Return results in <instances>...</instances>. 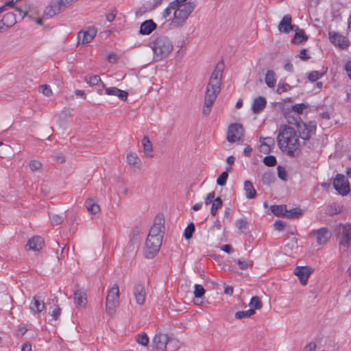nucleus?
<instances>
[{
	"label": "nucleus",
	"instance_id": "f257e3e1",
	"mask_svg": "<svg viewBox=\"0 0 351 351\" xmlns=\"http://www.w3.org/2000/svg\"><path fill=\"white\" fill-rule=\"evenodd\" d=\"M223 67L224 65L223 62L217 63L206 86L204 106L202 109V113L205 116L209 114L211 107L213 105L218 94L220 93Z\"/></svg>",
	"mask_w": 351,
	"mask_h": 351
},
{
	"label": "nucleus",
	"instance_id": "f03ea898",
	"mask_svg": "<svg viewBox=\"0 0 351 351\" xmlns=\"http://www.w3.org/2000/svg\"><path fill=\"white\" fill-rule=\"evenodd\" d=\"M277 143L280 150L290 156H293L295 152L300 150V145L296 131L289 125L280 128Z\"/></svg>",
	"mask_w": 351,
	"mask_h": 351
},
{
	"label": "nucleus",
	"instance_id": "7ed1b4c3",
	"mask_svg": "<svg viewBox=\"0 0 351 351\" xmlns=\"http://www.w3.org/2000/svg\"><path fill=\"white\" fill-rule=\"evenodd\" d=\"M187 0H174L171 7L174 9L172 23L177 27L182 26L193 11L195 4Z\"/></svg>",
	"mask_w": 351,
	"mask_h": 351
},
{
	"label": "nucleus",
	"instance_id": "20e7f679",
	"mask_svg": "<svg viewBox=\"0 0 351 351\" xmlns=\"http://www.w3.org/2000/svg\"><path fill=\"white\" fill-rule=\"evenodd\" d=\"M152 347L158 351H176L180 347V341L166 333L157 330L152 341Z\"/></svg>",
	"mask_w": 351,
	"mask_h": 351
},
{
	"label": "nucleus",
	"instance_id": "39448f33",
	"mask_svg": "<svg viewBox=\"0 0 351 351\" xmlns=\"http://www.w3.org/2000/svg\"><path fill=\"white\" fill-rule=\"evenodd\" d=\"M156 56L162 59L167 57L173 49V45L167 36H160L150 43Z\"/></svg>",
	"mask_w": 351,
	"mask_h": 351
},
{
	"label": "nucleus",
	"instance_id": "423d86ee",
	"mask_svg": "<svg viewBox=\"0 0 351 351\" xmlns=\"http://www.w3.org/2000/svg\"><path fill=\"white\" fill-rule=\"evenodd\" d=\"M120 292L118 285L114 284L109 289L106 299V311L110 315H114L119 305Z\"/></svg>",
	"mask_w": 351,
	"mask_h": 351
},
{
	"label": "nucleus",
	"instance_id": "0eeeda50",
	"mask_svg": "<svg viewBox=\"0 0 351 351\" xmlns=\"http://www.w3.org/2000/svg\"><path fill=\"white\" fill-rule=\"evenodd\" d=\"M336 230L339 246L348 248L351 245V223H341Z\"/></svg>",
	"mask_w": 351,
	"mask_h": 351
},
{
	"label": "nucleus",
	"instance_id": "6e6552de",
	"mask_svg": "<svg viewBox=\"0 0 351 351\" xmlns=\"http://www.w3.org/2000/svg\"><path fill=\"white\" fill-rule=\"evenodd\" d=\"M162 239L160 237H147L145 241L144 255L147 258H154L159 252Z\"/></svg>",
	"mask_w": 351,
	"mask_h": 351
},
{
	"label": "nucleus",
	"instance_id": "1a4fd4ad",
	"mask_svg": "<svg viewBox=\"0 0 351 351\" xmlns=\"http://www.w3.org/2000/svg\"><path fill=\"white\" fill-rule=\"evenodd\" d=\"M244 128L240 123H231L228 128L227 141L229 143H236L243 141Z\"/></svg>",
	"mask_w": 351,
	"mask_h": 351
},
{
	"label": "nucleus",
	"instance_id": "9d476101",
	"mask_svg": "<svg viewBox=\"0 0 351 351\" xmlns=\"http://www.w3.org/2000/svg\"><path fill=\"white\" fill-rule=\"evenodd\" d=\"M335 189L341 195H347L350 192V183L347 178L341 174H337L333 180Z\"/></svg>",
	"mask_w": 351,
	"mask_h": 351
},
{
	"label": "nucleus",
	"instance_id": "9b49d317",
	"mask_svg": "<svg viewBox=\"0 0 351 351\" xmlns=\"http://www.w3.org/2000/svg\"><path fill=\"white\" fill-rule=\"evenodd\" d=\"M328 38L330 41L340 49H345L350 45V40L343 35L334 31L329 32Z\"/></svg>",
	"mask_w": 351,
	"mask_h": 351
},
{
	"label": "nucleus",
	"instance_id": "f8f14e48",
	"mask_svg": "<svg viewBox=\"0 0 351 351\" xmlns=\"http://www.w3.org/2000/svg\"><path fill=\"white\" fill-rule=\"evenodd\" d=\"M66 8L62 0H51L45 12L47 16L52 17L63 12Z\"/></svg>",
	"mask_w": 351,
	"mask_h": 351
},
{
	"label": "nucleus",
	"instance_id": "ddd939ff",
	"mask_svg": "<svg viewBox=\"0 0 351 351\" xmlns=\"http://www.w3.org/2000/svg\"><path fill=\"white\" fill-rule=\"evenodd\" d=\"M298 130L301 138L308 140L312 135L315 134L316 126L313 124H306L304 122H301L300 124H298Z\"/></svg>",
	"mask_w": 351,
	"mask_h": 351
},
{
	"label": "nucleus",
	"instance_id": "4468645a",
	"mask_svg": "<svg viewBox=\"0 0 351 351\" xmlns=\"http://www.w3.org/2000/svg\"><path fill=\"white\" fill-rule=\"evenodd\" d=\"M97 29L95 27H89L85 30H82L77 34L78 42L82 44L89 43L96 36Z\"/></svg>",
	"mask_w": 351,
	"mask_h": 351
},
{
	"label": "nucleus",
	"instance_id": "2eb2a0df",
	"mask_svg": "<svg viewBox=\"0 0 351 351\" xmlns=\"http://www.w3.org/2000/svg\"><path fill=\"white\" fill-rule=\"evenodd\" d=\"M310 234L316 237L317 243L320 245L326 244L330 238V234L326 228L313 230Z\"/></svg>",
	"mask_w": 351,
	"mask_h": 351
},
{
	"label": "nucleus",
	"instance_id": "dca6fc26",
	"mask_svg": "<svg viewBox=\"0 0 351 351\" xmlns=\"http://www.w3.org/2000/svg\"><path fill=\"white\" fill-rule=\"evenodd\" d=\"M312 272L313 270L307 266H298L294 269V274L298 277L302 285H306L308 279Z\"/></svg>",
	"mask_w": 351,
	"mask_h": 351
},
{
	"label": "nucleus",
	"instance_id": "f3484780",
	"mask_svg": "<svg viewBox=\"0 0 351 351\" xmlns=\"http://www.w3.org/2000/svg\"><path fill=\"white\" fill-rule=\"evenodd\" d=\"M44 239L39 236H34L27 241L25 245L27 250L40 251L44 247Z\"/></svg>",
	"mask_w": 351,
	"mask_h": 351
},
{
	"label": "nucleus",
	"instance_id": "a211bd4d",
	"mask_svg": "<svg viewBox=\"0 0 351 351\" xmlns=\"http://www.w3.org/2000/svg\"><path fill=\"white\" fill-rule=\"evenodd\" d=\"M133 294L136 302L139 305H143L145 301L146 293L145 287L141 283H137L133 289Z\"/></svg>",
	"mask_w": 351,
	"mask_h": 351
},
{
	"label": "nucleus",
	"instance_id": "6ab92c4d",
	"mask_svg": "<svg viewBox=\"0 0 351 351\" xmlns=\"http://www.w3.org/2000/svg\"><path fill=\"white\" fill-rule=\"evenodd\" d=\"M45 307L44 300L38 295H34L29 304V309L33 314H39Z\"/></svg>",
	"mask_w": 351,
	"mask_h": 351
},
{
	"label": "nucleus",
	"instance_id": "aec40b11",
	"mask_svg": "<svg viewBox=\"0 0 351 351\" xmlns=\"http://www.w3.org/2000/svg\"><path fill=\"white\" fill-rule=\"evenodd\" d=\"M291 16L289 14L285 15L278 24V29L279 32L289 33L294 29L296 25L291 24Z\"/></svg>",
	"mask_w": 351,
	"mask_h": 351
},
{
	"label": "nucleus",
	"instance_id": "412c9836",
	"mask_svg": "<svg viewBox=\"0 0 351 351\" xmlns=\"http://www.w3.org/2000/svg\"><path fill=\"white\" fill-rule=\"evenodd\" d=\"M74 302L77 307H84L87 302L86 293L83 289H77L74 293Z\"/></svg>",
	"mask_w": 351,
	"mask_h": 351
},
{
	"label": "nucleus",
	"instance_id": "4be33fe9",
	"mask_svg": "<svg viewBox=\"0 0 351 351\" xmlns=\"http://www.w3.org/2000/svg\"><path fill=\"white\" fill-rule=\"evenodd\" d=\"M156 24L152 20H147L141 23L139 32L143 35H149L156 29Z\"/></svg>",
	"mask_w": 351,
	"mask_h": 351
},
{
	"label": "nucleus",
	"instance_id": "5701e85b",
	"mask_svg": "<svg viewBox=\"0 0 351 351\" xmlns=\"http://www.w3.org/2000/svg\"><path fill=\"white\" fill-rule=\"evenodd\" d=\"M267 101L263 97H256L252 105L253 113L259 114L266 106Z\"/></svg>",
	"mask_w": 351,
	"mask_h": 351
},
{
	"label": "nucleus",
	"instance_id": "b1692460",
	"mask_svg": "<svg viewBox=\"0 0 351 351\" xmlns=\"http://www.w3.org/2000/svg\"><path fill=\"white\" fill-rule=\"evenodd\" d=\"M293 30L295 32V33L294 37L291 40L292 43L302 44L308 40V37L305 34L304 29H300L298 26H295Z\"/></svg>",
	"mask_w": 351,
	"mask_h": 351
},
{
	"label": "nucleus",
	"instance_id": "393cba45",
	"mask_svg": "<svg viewBox=\"0 0 351 351\" xmlns=\"http://www.w3.org/2000/svg\"><path fill=\"white\" fill-rule=\"evenodd\" d=\"M16 23V14L13 12H8L3 15L0 21V25H3L6 29L12 27Z\"/></svg>",
	"mask_w": 351,
	"mask_h": 351
},
{
	"label": "nucleus",
	"instance_id": "a878e982",
	"mask_svg": "<svg viewBox=\"0 0 351 351\" xmlns=\"http://www.w3.org/2000/svg\"><path fill=\"white\" fill-rule=\"evenodd\" d=\"M105 91L107 95L117 96L122 101H125L128 95V92L120 90L117 87L106 88Z\"/></svg>",
	"mask_w": 351,
	"mask_h": 351
},
{
	"label": "nucleus",
	"instance_id": "bb28decb",
	"mask_svg": "<svg viewBox=\"0 0 351 351\" xmlns=\"http://www.w3.org/2000/svg\"><path fill=\"white\" fill-rule=\"evenodd\" d=\"M127 162L134 169H140L142 165L141 159L137 154L134 152H130L127 154Z\"/></svg>",
	"mask_w": 351,
	"mask_h": 351
},
{
	"label": "nucleus",
	"instance_id": "cd10ccee",
	"mask_svg": "<svg viewBox=\"0 0 351 351\" xmlns=\"http://www.w3.org/2000/svg\"><path fill=\"white\" fill-rule=\"evenodd\" d=\"M142 145L143 147V152L146 157L152 158L153 154V147L152 144L147 136H144L142 139Z\"/></svg>",
	"mask_w": 351,
	"mask_h": 351
},
{
	"label": "nucleus",
	"instance_id": "c85d7f7f",
	"mask_svg": "<svg viewBox=\"0 0 351 351\" xmlns=\"http://www.w3.org/2000/svg\"><path fill=\"white\" fill-rule=\"evenodd\" d=\"M244 191L247 199H254L256 197V191L252 183L249 180H246L244 182Z\"/></svg>",
	"mask_w": 351,
	"mask_h": 351
},
{
	"label": "nucleus",
	"instance_id": "c756f323",
	"mask_svg": "<svg viewBox=\"0 0 351 351\" xmlns=\"http://www.w3.org/2000/svg\"><path fill=\"white\" fill-rule=\"evenodd\" d=\"M85 206L90 214H97L100 211L99 206L91 198H88L85 202Z\"/></svg>",
	"mask_w": 351,
	"mask_h": 351
},
{
	"label": "nucleus",
	"instance_id": "7c9ffc66",
	"mask_svg": "<svg viewBox=\"0 0 351 351\" xmlns=\"http://www.w3.org/2000/svg\"><path fill=\"white\" fill-rule=\"evenodd\" d=\"M260 141L261 143L260 146V151L265 154L269 153L270 152L269 143L274 144V138L271 137L261 138Z\"/></svg>",
	"mask_w": 351,
	"mask_h": 351
},
{
	"label": "nucleus",
	"instance_id": "2f4dec72",
	"mask_svg": "<svg viewBox=\"0 0 351 351\" xmlns=\"http://www.w3.org/2000/svg\"><path fill=\"white\" fill-rule=\"evenodd\" d=\"M275 180V173L270 170L265 171L261 176L263 183L266 185L273 183Z\"/></svg>",
	"mask_w": 351,
	"mask_h": 351
},
{
	"label": "nucleus",
	"instance_id": "473e14b6",
	"mask_svg": "<svg viewBox=\"0 0 351 351\" xmlns=\"http://www.w3.org/2000/svg\"><path fill=\"white\" fill-rule=\"evenodd\" d=\"M270 210L274 215L276 216H280L285 217L287 212L286 205H272L270 207Z\"/></svg>",
	"mask_w": 351,
	"mask_h": 351
},
{
	"label": "nucleus",
	"instance_id": "72a5a7b5",
	"mask_svg": "<svg viewBox=\"0 0 351 351\" xmlns=\"http://www.w3.org/2000/svg\"><path fill=\"white\" fill-rule=\"evenodd\" d=\"M265 83L269 88H273L275 86L276 80L275 78V73L272 70H269L267 71L265 74Z\"/></svg>",
	"mask_w": 351,
	"mask_h": 351
},
{
	"label": "nucleus",
	"instance_id": "f704fd0d",
	"mask_svg": "<svg viewBox=\"0 0 351 351\" xmlns=\"http://www.w3.org/2000/svg\"><path fill=\"white\" fill-rule=\"evenodd\" d=\"M302 215V211L300 208H295L291 210L287 208L285 217L288 219H298Z\"/></svg>",
	"mask_w": 351,
	"mask_h": 351
},
{
	"label": "nucleus",
	"instance_id": "c9c22d12",
	"mask_svg": "<svg viewBox=\"0 0 351 351\" xmlns=\"http://www.w3.org/2000/svg\"><path fill=\"white\" fill-rule=\"evenodd\" d=\"M136 341L141 346H147L149 342L148 335L145 332H141L135 337Z\"/></svg>",
	"mask_w": 351,
	"mask_h": 351
},
{
	"label": "nucleus",
	"instance_id": "e433bc0d",
	"mask_svg": "<svg viewBox=\"0 0 351 351\" xmlns=\"http://www.w3.org/2000/svg\"><path fill=\"white\" fill-rule=\"evenodd\" d=\"M222 205H223V202H222L221 199L219 197L215 198L212 204V207L210 209V214L213 216H215L218 209L221 208L222 207Z\"/></svg>",
	"mask_w": 351,
	"mask_h": 351
},
{
	"label": "nucleus",
	"instance_id": "4c0bfd02",
	"mask_svg": "<svg viewBox=\"0 0 351 351\" xmlns=\"http://www.w3.org/2000/svg\"><path fill=\"white\" fill-rule=\"evenodd\" d=\"M232 169L231 167H228L226 168V170L223 171L217 178V183L219 186H224L226 183L227 179L228 178V172Z\"/></svg>",
	"mask_w": 351,
	"mask_h": 351
},
{
	"label": "nucleus",
	"instance_id": "58836bf2",
	"mask_svg": "<svg viewBox=\"0 0 351 351\" xmlns=\"http://www.w3.org/2000/svg\"><path fill=\"white\" fill-rule=\"evenodd\" d=\"M255 313L254 309L250 308L247 311H238L235 313V318L241 319L244 318H247L250 317L251 315H254Z\"/></svg>",
	"mask_w": 351,
	"mask_h": 351
},
{
	"label": "nucleus",
	"instance_id": "ea45409f",
	"mask_svg": "<svg viewBox=\"0 0 351 351\" xmlns=\"http://www.w3.org/2000/svg\"><path fill=\"white\" fill-rule=\"evenodd\" d=\"M158 237L160 239H162L163 234L162 232V228L156 227V226H152L148 234L147 237Z\"/></svg>",
	"mask_w": 351,
	"mask_h": 351
},
{
	"label": "nucleus",
	"instance_id": "a19ab883",
	"mask_svg": "<svg viewBox=\"0 0 351 351\" xmlns=\"http://www.w3.org/2000/svg\"><path fill=\"white\" fill-rule=\"evenodd\" d=\"M85 81L90 86H96L99 83H102L99 76L97 75L86 76Z\"/></svg>",
	"mask_w": 351,
	"mask_h": 351
},
{
	"label": "nucleus",
	"instance_id": "79ce46f5",
	"mask_svg": "<svg viewBox=\"0 0 351 351\" xmlns=\"http://www.w3.org/2000/svg\"><path fill=\"white\" fill-rule=\"evenodd\" d=\"M250 306L253 308L252 309H260L262 308L263 304L258 296H254L251 298Z\"/></svg>",
	"mask_w": 351,
	"mask_h": 351
},
{
	"label": "nucleus",
	"instance_id": "37998d69",
	"mask_svg": "<svg viewBox=\"0 0 351 351\" xmlns=\"http://www.w3.org/2000/svg\"><path fill=\"white\" fill-rule=\"evenodd\" d=\"M324 73H320L317 71H313L308 73V79L311 82H315L316 80L320 79L322 76H324Z\"/></svg>",
	"mask_w": 351,
	"mask_h": 351
},
{
	"label": "nucleus",
	"instance_id": "c03bdc74",
	"mask_svg": "<svg viewBox=\"0 0 351 351\" xmlns=\"http://www.w3.org/2000/svg\"><path fill=\"white\" fill-rule=\"evenodd\" d=\"M195 232V226L193 223H190L188 226L185 228L184 236L185 239H189L192 237L193 232Z\"/></svg>",
	"mask_w": 351,
	"mask_h": 351
},
{
	"label": "nucleus",
	"instance_id": "a18cd8bd",
	"mask_svg": "<svg viewBox=\"0 0 351 351\" xmlns=\"http://www.w3.org/2000/svg\"><path fill=\"white\" fill-rule=\"evenodd\" d=\"M51 219V223L53 226H57L62 223L64 220V217L62 215H59L56 214H53L49 216Z\"/></svg>",
	"mask_w": 351,
	"mask_h": 351
},
{
	"label": "nucleus",
	"instance_id": "49530a36",
	"mask_svg": "<svg viewBox=\"0 0 351 351\" xmlns=\"http://www.w3.org/2000/svg\"><path fill=\"white\" fill-rule=\"evenodd\" d=\"M165 219L162 215H157L154 220L153 226L164 228Z\"/></svg>",
	"mask_w": 351,
	"mask_h": 351
},
{
	"label": "nucleus",
	"instance_id": "de8ad7c7",
	"mask_svg": "<svg viewBox=\"0 0 351 351\" xmlns=\"http://www.w3.org/2000/svg\"><path fill=\"white\" fill-rule=\"evenodd\" d=\"M194 295L197 298H202L205 293V289L200 285H195L194 286Z\"/></svg>",
	"mask_w": 351,
	"mask_h": 351
},
{
	"label": "nucleus",
	"instance_id": "09e8293b",
	"mask_svg": "<svg viewBox=\"0 0 351 351\" xmlns=\"http://www.w3.org/2000/svg\"><path fill=\"white\" fill-rule=\"evenodd\" d=\"M263 162L267 167H274L276 165L277 161L275 156L269 155L264 158Z\"/></svg>",
	"mask_w": 351,
	"mask_h": 351
},
{
	"label": "nucleus",
	"instance_id": "8fccbe9b",
	"mask_svg": "<svg viewBox=\"0 0 351 351\" xmlns=\"http://www.w3.org/2000/svg\"><path fill=\"white\" fill-rule=\"evenodd\" d=\"M237 264L238 265V266L239 267V268L241 269H247L249 267H252V265H253V261H245L244 260H238L237 261Z\"/></svg>",
	"mask_w": 351,
	"mask_h": 351
},
{
	"label": "nucleus",
	"instance_id": "3c124183",
	"mask_svg": "<svg viewBox=\"0 0 351 351\" xmlns=\"http://www.w3.org/2000/svg\"><path fill=\"white\" fill-rule=\"evenodd\" d=\"M29 167L32 171L34 172L40 169L42 167V164L40 162L34 160L29 162Z\"/></svg>",
	"mask_w": 351,
	"mask_h": 351
},
{
	"label": "nucleus",
	"instance_id": "603ef678",
	"mask_svg": "<svg viewBox=\"0 0 351 351\" xmlns=\"http://www.w3.org/2000/svg\"><path fill=\"white\" fill-rule=\"evenodd\" d=\"M306 108V106L304 104H297L292 106V110L293 112L297 113V116L301 114L304 108Z\"/></svg>",
	"mask_w": 351,
	"mask_h": 351
},
{
	"label": "nucleus",
	"instance_id": "864d4df0",
	"mask_svg": "<svg viewBox=\"0 0 351 351\" xmlns=\"http://www.w3.org/2000/svg\"><path fill=\"white\" fill-rule=\"evenodd\" d=\"M247 222L244 219H238L235 221V226L239 230H245L247 228Z\"/></svg>",
	"mask_w": 351,
	"mask_h": 351
},
{
	"label": "nucleus",
	"instance_id": "5fc2aeb1",
	"mask_svg": "<svg viewBox=\"0 0 351 351\" xmlns=\"http://www.w3.org/2000/svg\"><path fill=\"white\" fill-rule=\"evenodd\" d=\"M277 170L278 178L284 181L287 180V171L283 167L278 166Z\"/></svg>",
	"mask_w": 351,
	"mask_h": 351
},
{
	"label": "nucleus",
	"instance_id": "6e6d98bb",
	"mask_svg": "<svg viewBox=\"0 0 351 351\" xmlns=\"http://www.w3.org/2000/svg\"><path fill=\"white\" fill-rule=\"evenodd\" d=\"M287 122L289 124L295 125L297 127H298V124H300V123L302 122V121H300V118L299 116H297L296 117L287 116Z\"/></svg>",
	"mask_w": 351,
	"mask_h": 351
},
{
	"label": "nucleus",
	"instance_id": "4d7b16f0",
	"mask_svg": "<svg viewBox=\"0 0 351 351\" xmlns=\"http://www.w3.org/2000/svg\"><path fill=\"white\" fill-rule=\"evenodd\" d=\"M172 10H174V9H173V8L171 7V3L170 5L167 8H166L164 12H162V19L166 21L167 17H169L171 15Z\"/></svg>",
	"mask_w": 351,
	"mask_h": 351
},
{
	"label": "nucleus",
	"instance_id": "13d9d810",
	"mask_svg": "<svg viewBox=\"0 0 351 351\" xmlns=\"http://www.w3.org/2000/svg\"><path fill=\"white\" fill-rule=\"evenodd\" d=\"M290 89V86L287 84H279L277 88V93L281 94L283 92L287 91Z\"/></svg>",
	"mask_w": 351,
	"mask_h": 351
},
{
	"label": "nucleus",
	"instance_id": "bf43d9fd",
	"mask_svg": "<svg viewBox=\"0 0 351 351\" xmlns=\"http://www.w3.org/2000/svg\"><path fill=\"white\" fill-rule=\"evenodd\" d=\"M42 93L45 96H50L52 95V90L49 85L45 84L41 86Z\"/></svg>",
	"mask_w": 351,
	"mask_h": 351
},
{
	"label": "nucleus",
	"instance_id": "052dcab7",
	"mask_svg": "<svg viewBox=\"0 0 351 351\" xmlns=\"http://www.w3.org/2000/svg\"><path fill=\"white\" fill-rule=\"evenodd\" d=\"M215 193L214 191L209 193L205 199V204L208 205L210 203L213 204L214 199H215Z\"/></svg>",
	"mask_w": 351,
	"mask_h": 351
},
{
	"label": "nucleus",
	"instance_id": "680f3d73",
	"mask_svg": "<svg viewBox=\"0 0 351 351\" xmlns=\"http://www.w3.org/2000/svg\"><path fill=\"white\" fill-rule=\"evenodd\" d=\"M60 314L61 308L59 306H57L53 310L51 313V316L53 317L54 320H57L59 318Z\"/></svg>",
	"mask_w": 351,
	"mask_h": 351
},
{
	"label": "nucleus",
	"instance_id": "e2e57ef3",
	"mask_svg": "<svg viewBox=\"0 0 351 351\" xmlns=\"http://www.w3.org/2000/svg\"><path fill=\"white\" fill-rule=\"evenodd\" d=\"M298 57L302 60H307L310 58V56L307 54V49H306L300 50Z\"/></svg>",
	"mask_w": 351,
	"mask_h": 351
},
{
	"label": "nucleus",
	"instance_id": "0e129e2a",
	"mask_svg": "<svg viewBox=\"0 0 351 351\" xmlns=\"http://www.w3.org/2000/svg\"><path fill=\"white\" fill-rule=\"evenodd\" d=\"M16 11L21 16V19H23L25 16H27V12H28V10H27V7H25L23 8H16Z\"/></svg>",
	"mask_w": 351,
	"mask_h": 351
},
{
	"label": "nucleus",
	"instance_id": "69168bd1",
	"mask_svg": "<svg viewBox=\"0 0 351 351\" xmlns=\"http://www.w3.org/2000/svg\"><path fill=\"white\" fill-rule=\"evenodd\" d=\"M27 329L25 326H19L16 332V335L18 337H21L27 332Z\"/></svg>",
	"mask_w": 351,
	"mask_h": 351
},
{
	"label": "nucleus",
	"instance_id": "338daca9",
	"mask_svg": "<svg viewBox=\"0 0 351 351\" xmlns=\"http://www.w3.org/2000/svg\"><path fill=\"white\" fill-rule=\"evenodd\" d=\"M274 228L278 230H282L285 226V223L280 220H277L274 224Z\"/></svg>",
	"mask_w": 351,
	"mask_h": 351
},
{
	"label": "nucleus",
	"instance_id": "774afa93",
	"mask_svg": "<svg viewBox=\"0 0 351 351\" xmlns=\"http://www.w3.org/2000/svg\"><path fill=\"white\" fill-rule=\"evenodd\" d=\"M345 70L348 77L351 80V60H348L345 65Z\"/></svg>",
	"mask_w": 351,
	"mask_h": 351
}]
</instances>
